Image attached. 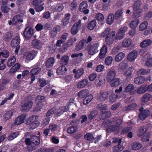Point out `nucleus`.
I'll list each match as a JSON object with an SVG mask.
<instances>
[{"label": "nucleus", "mask_w": 152, "mask_h": 152, "mask_svg": "<svg viewBox=\"0 0 152 152\" xmlns=\"http://www.w3.org/2000/svg\"><path fill=\"white\" fill-rule=\"evenodd\" d=\"M38 118V116L33 115L26 121V124L30 125L28 128L30 130H32L37 127Z\"/></svg>", "instance_id": "nucleus-1"}, {"label": "nucleus", "mask_w": 152, "mask_h": 152, "mask_svg": "<svg viewBox=\"0 0 152 152\" xmlns=\"http://www.w3.org/2000/svg\"><path fill=\"white\" fill-rule=\"evenodd\" d=\"M99 46V44L98 43L94 44L92 45L89 44L86 47V50L90 55H93L98 51V48Z\"/></svg>", "instance_id": "nucleus-2"}, {"label": "nucleus", "mask_w": 152, "mask_h": 152, "mask_svg": "<svg viewBox=\"0 0 152 152\" xmlns=\"http://www.w3.org/2000/svg\"><path fill=\"white\" fill-rule=\"evenodd\" d=\"M34 30L30 26H26L23 33V36L27 40H29L33 36Z\"/></svg>", "instance_id": "nucleus-3"}, {"label": "nucleus", "mask_w": 152, "mask_h": 152, "mask_svg": "<svg viewBox=\"0 0 152 152\" xmlns=\"http://www.w3.org/2000/svg\"><path fill=\"white\" fill-rule=\"evenodd\" d=\"M127 29V27L125 26L121 28L116 34L115 37V39L117 40L122 39L124 38L125 32Z\"/></svg>", "instance_id": "nucleus-4"}, {"label": "nucleus", "mask_w": 152, "mask_h": 152, "mask_svg": "<svg viewBox=\"0 0 152 152\" xmlns=\"http://www.w3.org/2000/svg\"><path fill=\"white\" fill-rule=\"evenodd\" d=\"M87 3L86 1H82L80 4L79 10L80 12L84 14L88 13L89 10Z\"/></svg>", "instance_id": "nucleus-5"}, {"label": "nucleus", "mask_w": 152, "mask_h": 152, "mask_svg": "<svg viewBox=\"0 0 152 152\" xmlns=\"http://www.w3.org/2000/svg\"><path fill=\"white\" fill-rule=\"evenodd\" d=\"M81 20H79L78 22H75L73 24L70 30L71 34H72L73 35H75L78 32L79 28L81 26Z\"/></svg>", "instance_id": "nucleus-6"}, {"label": "nucleus", "mask_w": 152, "mask_h": 152, "mask_svg": "<svg viewBox=\"0 0 152 152\" xmlns=\"http://www.w3.org/2000/svg\"><path fill=\"white\" fill-rule=\"evenodd\" d=\"M139 23V20L137 19H135L130 23V26L133 30V31L129 32V34L131 36H133L135 34V28L137 26Z\"/></svg>", "instance_id": "nucleus-7"}, {"label": "nucleus", "mask_w": 152, "mask_h": 152, "mask_svg": "<svg viewBox=\"0 0 152 152\" xmlns=\"http://www.w3.org/2000/svg\"><path fill=\"white\" fill-rule=\"evenodd\" d=\"M115 31H112L111 34L107 37H106L105 38V42L106 44L108 45H110L113 43L115 38Z\"/></svg>", "instance_id": "nucleus-8"}, {"label": "nucleus", "mask_w": 152, "mask_h": 152, "mask_svg": "<svg viewBox=\"0 0 152 152\" xmlns=\"http://www.w3.org/2000/svg\"><path fill=\"white\" fill-rule=\"evenodd\" d=\"M32 104V102L30 101H26L24 103H21V106L22 110L25 111L26 112L28 111L31 108Z\"/></svg>", "instance_id": "nucleus-9"}, {"label": "nucleus", "mask_w": 152, "mask_h": 152, "mask_svg": "<svg viewBox=\"0 0 152 152\" xmlns=\"http://www.w3.org/2000/svg\"><path fill=\"white\" fill-rule=\"evenodd\" d=\"M116 72L113 69L110 70L107 74V80L108 82H111L114 79L116 75Z\"/></svg>", "instance_id": "nucleus-10"}, {"label": "nucleus", "mask_w": 152, "mask_h": 152, "mask_svg": "<svg viewBox=\"0 0 152 152\" xmlns=\"http://www.w3.org/2000/svg\"><path fill=\"white\" fill-rule=\"evenodd\" d=\"M30 73L31 74V81L30 82V84H31L35 79V75L38 73V65H37L35 68L32 69Z\"/></svg>", "instance_id": "nucleus-11"}, {"label": "nucleus", "mask_w": 152, "mask_h": 152, "mask_svg": "<svg viewBox=\"0 0 152 152\" xmlns=\"http://www.w3.org/2000/svg\"><path fill=\"white\" fill-rule=\"evenodd\" d=\"M26 118V116L24 114H21L15 119L14 122L15 124L18 125L23 123Z\"/></svg>", "instance_id": "nucleus-12"}, {"label": "nucleus", "mask_w": 152, "mask_h": 152, "mask_svg": "<svg viewBox=\"0 0 152 152\" xmlns=\"http://www.w3.org/2000/svg\"><path fill=\"white\" fill-rule=\"evenodd\" d=\"M150 114V112L148 110H144L143 112L140 113L139 115V118L140 119L143 121L146 118L148 117Z\"/></svg>", "instance_id": "nucleus-13"}, {"label": "nucleus", "mask_w": 152, "mask_h": 152, "mask_svg": "<svg viewBox=\"0 0 152 152\" xmlns=\"http://www.w3.org/2000/svg\"><path fill=\"white\" fill-rule=\"evenodd\" d=\"M67 69L64 65H61L56 70V73L58 75H63L66 73Z\"/></svg>", "instance_id": "nucleus-14"}, {"label": "nucleus", "mask_w": 152, "mask_h": 152, "mask_svg": "<svg viewBox=\"0 0 152 152\" xmlns=\"http://www.w3.org/2000/svg\"><path fill=\"white\" fill-rule=\"evenodd\" d=\"M20 43V38L18 36L14 37L12 40L10 45L12 47H15L19 46Z\"/></svg>", "instance_id": "nucleus-15"}, {"label": "nucleus", "mask_w": 152, "mask_h": 152, "mask_svg": "<svg viewBox=\"0 0 152 152\" xmlns=\"http://www.w3.org/2000/svg\"><path fill=\"white\" fill-rule=\"evenodd\" d=\"M107 51V46L104 45L101 48L99 54V58L102 59L105 56Z\"/></svg>", "instance_id": "nucleus-16"}, {"label": "nucleus", "mask_w": 152, "mask_h": 152, "mask_svg": "<svg viewBox=\"0 0 152 152\" xmlns=\"http://www.w3.org/2000/svg\"><path fill=\"white\" fill-rule=\"evenodd\" d=\"M137 56V52L136 50H133L129 53L127 56V59L132 61L134 60Z\"/></svg>", "instance_id": "nucleus-17"}, {"label": "nucleus", "mask_w": 152, "mask_h": 152, "mask_svg": "<svg viewBox=\"0 0 152 152\" xmlns=\"http://www.w3.org/2000/svg\"><path fill=\"white\" fill-rule=\"evenodd\" d=\"M85 41L82 39L77 43L75 46V50L79 51L83 49L86 45Z\"/></svg>", "instance_id": "nucleus-18"}, {"label": "nucleus", "mask_w": 152, "mask_h": 152, "mask_svg": "<svg viewBox=\"0 0 152 152\" xmlns=\"http://www.w3.org/2000/svg\"><path fill=\"white\" fill-rule=\"evenodd\" d=\"M118 130V126L116 125H112L106 128V132L110 133L116 132Z\"/></svg>", "instance_id": "nucleus-19"}, {"label": "nucleus", "mask_w": 152, "mask_h": 152, "mask_svg": "<svg viewBox=\"0 0 152 152\" xmlns=\"http://www.w3.org/2000/svg\"><path fill=\"white\" fill-rule=\"evenodd\" d=\"M73 72L75 73V77L77 79L80 77L84 73V70L83 69H80L77 70L74 69L73 70Z\"/></svg>", "instance_id": "nucleus-20"}, {"label": "nucleus", "mask_w": 152, "mask_h": 152, "mask_svg": "<svg viewBox=\"0 0 152 152\" xmlns=\"http://www.w3.org/2000/svg\"><path fill=\"white\" fill-rule=\"evenodd\" d=\"M37 52V50H35L30 52L26 56V59L28 61L32 60L35 57Z\"/></svg>", "instance_id": "nucleus-21"}, {"label": "nucleus", "mask_w": 152, "mask_h": 152, "mask_svg": "<svg viewBox=\"0 0 152 152\" xmlns=\"http://www.w3.org/2000/svg\"><path fill=\"white\" fill-rule=\"evenodd\" d=\"M88 81L87 79H84L80 81L77 85V87L78 88H83L87 85Z\"/></svg>", "instance_id": "nucleus-22"}, {"label": "nucleus", "mask_w": 152, "mask_h": 152, "mask_svg": "<svg viewBox=\"0 0 152 152\" xmlns=\"http://www.w3.org/2000/svg\"><path fill=\"white\" fill-rule=\"evenodd\" d=\"M55 62L54 58L53 57L49 58L45 62V65L47 68H49L53 66Z\"/></svg>", "instance_id": "nucleus-23"}, {"label": "nucleus", "mask_w": 152, "mask_h": 152, "mask_svg": "<svg viewBox=\"0 0 152 152\" xmlns=\"http://www.w3.org/2000/svg\"><path fill=\"white\" fill-rule=\"evenodd\" d=\"M148 130L146 126H143L140 127L137 131V136L140 137L142 136Z\"/></svg>", "instance_id": "nucleus-24"}, {"label": "nucleus", "mask_w": 152, "mask_h": 152, "mask_svg": "<svg viewBox=\"0 0 152 152\" xmlns=\"http://www.w3.org/2000/svg\"><path fill=\"white\" fill-rule=\"evenodd\" d=\"M150 69L141 68L138 71L137 74L138 75H145L150 73Z\"/></svg>", "instance_id": "nucleus-25"}, {"label": "nucleus", "mask_w": 152, "mask_h": 152, "mask_svg": "<svg viewBox=\"0 0 152 152\" xmlns=\"http://www.w3.org/2000/svg\"><path fill=\"white\" fill-rule=\"evenodd\" d=\"M152 41L150 39H146L142 41L140 44L141 48L147 47L151 43Z\"/></svg>", "instance_id": "nucleus-26"}, {"label": "nucleus", "mask_w": 152, "mask_h": 152, "mask_svg": "<svg viewBox=\"0 0 152 152\" xmlns=\"http://www.w3.org/2000/svg\"><path fill=\"white\" fill-rule=\"evenodd\" d=\"M145 80V78L144 76H139L135 78L134 79V83L136 84H141Z\"/></svg>", "instance_id": "nucleus-27"}, {"label": "nucleus", "mask_w": 152, "mask_h": 152, "mask_svg": "<svg viewBox=\"0 0 152 152\" xmlns=\"http://www.w3.org/2000/svg\"><path fill=\"white\" fill-rule=\"evenodd\" d=\"M88 94L89 91L87 89H83L78 93V96L80 98H83Z\"/></svg>", "instance_id": "nucleus-28"}, {"label": "nucleus", "mask_w": 152, "mask_h": 152, "mask_svg": "<svg viewBox=\"0 0 152 152\" xmlns=\"http://www.w3.org/2000/svg\"><path fill=\"white\" fill-rule=\"evenodd\" d=\"M96 24V21L94 19L89 22L88 24L87 28L90 30H91L94 29Z\"/></svg>", "instance_id": "nucleus-29"}, {"label": "nucleus", "mask_w": 152, "mask_h": 152, "mask_svg": "<svg viewBox=\"0 0 152 152\" xmlns=\"http://www.w3.org/2000/svg\"><path fill=\"white\" fill-rule=\"evenodd\" d=\"M20 67V65L18 63H16L12 66L9 70V72L10 74L15 72L18 70Z\"/></svg>", "instance_id": "nucleus-30"}, {"label": "nucleus", "mask_w": 152, "mask_h": 152, "mask_svg": "<svg viewBox=\"0 0 152 152\" xmlns=\"http://www.w3.org/2000/svg\"><path fill=\"white\" fill-rule=\"evenodd\" d=\"M147 91H148L147 85H142L137 90V93L139 94H142L144 93Z\"/></svg>", "instance_id": "nucleus-31"}, {"label": "nucleus", "mask_w": 152, "mask_h": 152, "mask_svg": "<svg viewBox=\"0 0 152 152\" xmlns=\"http://www.w3.org/2000/svg\"><path fill=\"white\" fill-rule=\"evenodd\" d=\"M98 114V112L96 110L92 111L88 114V119L90 121L96 118Z\"/></svg>", "instance_id": "nucleus-32"}, {"label": "nucleus", "mask_w": 152, "mask_h": 152, "mask_svg": "<svg viewBox=\"0 0 152 152\" xmlns=\"http://www.w3.org/2000/svg\"><path fill=\"white\" fill-rule=\"evenodd\" d=\"M112 31H111L110 28H106L104 31H103L101 35L102 37H107L111 34Z\"/></svg>", "instance_id": "nucleus-33"}, {"label": "nucleus", "mask_w": 152, "mask_h": 152, "mask_svg": "<svg viewBox=\"0 0 152 152\" xmlns=\"http://www.w3.org/2000/svg\"><path fill=\"white\" fill-rule=\"evenodd\" d=\"M132 43L131 39L128 38L124 39L122 42V45L124 47H127L130 46Z\"/></svg>", "instance_id": "nucleus-34"}, {"label": "nucleus", "mask_w": 152, "mask_h": 152, "mask_svg": "<svg viewBox=\"0 0 152 152\" xmlns=\"http://www.w3.org/2000/svg\"><path fill=\"white\" fill-rule=\"evenodd\" d=\"M93 98V95L89 94L86 96L83 101V104L87 105L91 102Z\"/></svg>", "instance_id": "nucleus-35"}, {"label": "nucleus", "mask_w": 152, "mask_h": 152, "mask_svg": "<svg viewBox=\"0 0 152 152\" xmlns=\"http://www.w3.org/2000/svg\"><path fill=\"white\" fill-rule=\"evenodd\" d=\"M151 97V95L148 93H146L142 96L141 99V101L142 102L145 103L149 101Z\"/></svg>", "instance_id": "nucleus-36"}, {"label": "nucleus", "mask_w": 152, "mask_h": 152, "mask_svg": "<svg viewBox=\"0 0 152 152\" xmlns=\"http://www.w3.org/2000/svg\"><path fill=\"white\" fill-rule=\"evenodd\" d=\"M108 93L107 92H101L99 96V100L102 101H104L107 99L108 97Z\"/></svg>", "instance_id": "nucleus-37"}, {"label": "nucleus", "mask_w": 152, "mask_h": 152, "mask_svg": "<svg viewBox=\"0 0 152 152\" xmlns=\"http://www.w3.org/2000/svg\"><path fill=\"white\" fill-rule=\"evenodd\" d=\"M125 54L122 52L119 53L118 55L115 57V61L116 62L121 61L124 58Z\"/></svg>", "instance_id": "nucleus-38"}, {"label": "nucleus", "mask_w": 152, "mask_h": 152, "mask_svg": "<svg viewBox=\"0 0 152 152\" xmlns=\"http://www.w3.org/2000/svg\"><path fill=\"white\" fill-rule=\"evenodd\" d=\"M16 58L14 56H12L8 61L7 65L8 67H11L14 65L16 62Z\"/></svg>", "instance_id": "nucleus-39"}, {"label": "nucleus", "mask_w": 152, "mask_h": 152, "mask_svg": "<svg viewBox=\"0 0 152 152\" xmlns=\"http://www.w3.org/2000/svg\"><path fill=\"white\" fill-rule=\"evenodd\" d=\"M124 148L123 145H118L114 146L113 148V152H119L122 151Z\"/></svg>", "instance_id": "nucleus-40"}, {"label": "nucleus", "mask_w": 152, "mask_h": 152, "mask_svg": "<svg viewBox=\"0 0 152 152\" xmlns=\"http://www.w3.org/2000/svg\"><path fill=\"white\" fill-rule=\"evenodd\" d=\"M12 37V36L11 33L7 32L4 35L3 39V40L6 42H9L11 39Z\"/></svg>", "instance_id": "nucleus-41"}, {"label": "nucleus", "mask_w": 152, "mask_h": 152, "mask_svg": "<svg viewBox=\"0 0 152 152\" xmlns=\"http://www.w3.org/2000/svg\"><path fill=\"white\" fill-rule=\"evenodd\" d=\"M20 15H17L13 18L12 20L15 23H17L19 22H23V19H20Z\"/></svg>", "instance_id": "nucleus-42"}, {"label": "nucleus", "mask_w": 152, "mask_h": 152, "mask_svg": "<svg viewBox=\"0 0 152 152\" xmlns=\"http://www.w3.org/2000/svg\"><path fill=\"white\" fill-rule=\"evenodd\" d=\"M133 71L132 67H130L127 69L126 72L124 73V75L126 76L127 78H130L132 77V73Z\"/></svg>", "instance_id": "nucleus-43"}, {"label": "nucleus", "mask_w": 152, "mask_h": 152, "mask_svg": "<svg viewBox=\"0 0 152 152\" xmlns=\"http://www.w3.org/2000/svg\"><path fill=\"white\" fill-rule=\"evenodd\" d=\"M113 20L114 15L113 13H110L108 16L106 22L107 23L110 25L113 23Z\"/></svg>", "instance_id": "nucleus-44"}, {"label": "nucleus", "mask_w": 152, "mask_h": 152, "mask_svg": "<svg viewBox=\"0 0 152 152\" xmlns=\"http://www.w3.org/2000/svg\"><path fill=\"white\" fill-rule=\"evenodd\" d=\"M97 107L98 109L100 110L101 112H103L104 110H105L107 109V105L103 103L99 104L97 106Z\"/></svg>", "instance_id": "nucleus-45"}, {"label": "nucleus", "mask_w": 152, "mask_h": 152, "mask_svg": "<svg viewBox=\"0 0 152 152\" xmlns=\"http://www.w3.org/2000/svg\"><path fill=\"white\" fill-rule=\"evenodd\" d=\"M19 135L18 132H15L11 133L8 136L7 139L9 140H12L16 138Z\"/></svg>", "instance_id": "nucleus-46"}, {"label": "nucleus", "mask_w": 152, "mask_h": 152, "mask_svg": "<svg viewBox=\"0 0 152 152\" xmlns=\"http://www.w3.org/2000/svg\"><path fill=\"white\" fill-rule=\"evenodd\" d=\"M112 81L110 84L111 86L112 87H116L120 84V80L118 78L114 79Z\"/></svg>", "instance_id": "nucleus-47"}, {"label": "nucleus", "mask_w": 152, "mask_h": 152, "mask_svg": "<svg viewBox=\"0 0 152 152\" xmlns=\"http://www.w3.org/2000/svg\"><path fill=\"white\" fill-rule=\"evenodd\" d=\"M142 146V144L140 142H134L133 143L132 148L134 150H137Z\"/></svg>", "instance_id": "nucleus-48"}, {"label": "nucleus", "mask_w": 152, "mask_h": 152, "mask_svg": "<svg viewBox=\"0 0 152 152\" xmlns=\"http://www.w3.org/2000/svg\"><path fill=\"white\" fill-rule=\"evenodd\" d=\"M12 114V111H8L4 115V118L7 120H9L11 118Z\"/></svg>", "instance_id": "nucleus-49"}, {"label": "nucleus", "mask_w": 152, "mask_h": 152, "mask_svg": "<svg viewBox=\"0 0 152 152\" xmlns=\"http://www.w3.org/2000/svg\"><path fill=\"white\" fill-rule=\"evenodd\" d=\"M84 138L87 140L90 141L91 142H94V137L91 133H87L84 135Z\"/></svg>", "instance_id": "nucleus-50"}, {"label": "nucleus", "mask_w": 152, "mask_h": 152, "mask_svg": "<svg viewBox=\"0 0 152 152\" xmlns=\"http://www.w3.org/2000/svg\"><path fill=\"white\" fill-rule=\"evenodd\" d=\"M68 56H64L61 58V64H62L63 65H66L68 64Z\"/></svg>", "instance_id": "nucleus-51"}, {"label": "nucleus", "mask_w": 152, "mask_h": 152, "mask_svg": "<svg viewBox=\"0 0 152 152\" xmlns=\"http://www.w3.org/2000/svg\"><path fill=\"white\" fill-rule=\"evenodd\" d=\"M134 89V85L132 84H130L125 87L124 91L125 92L128 93Z\"/></svg>", "instance_id": "nucleus-52"}, {"label": "nucleus", "mask_w": 152, "mask_h": 152, "mask_svg": "<svg viewBox=\"0 0 152 152\" xmlns=\"http://www.w3.org/2000/svg\"><path fill=\"white\" fill-rule=\"evenodd\" d=\"M77 126H72L68 128L67 129V132L69 134L74 133L77 129Z\"/></svg>", "instance_id": "nucleus-53"}, {"label": "nucleus", "mask_w": 152, "mask_h": 152, "mask_svg": "<svg viewBox=\"0 0 152 152\" xmlns=\"http://www.w3.org/2000/svg\"><path fill=\"white\" fill-rule=\"evenodd\" d=\"M10 8L8 7L6 5H1V10L3 13H7L10 11Z\"/></svg>", "instance_id": "nucleus-54"}, {"label": "nucleus", "mask_w": 152, "mask_h": 152, "mask_svg": "<svg viewBox=\"0 0 152 152\" xmlns=\"http://www.w3.org/2000/svg\"><path fill=\"white\" fill-rule=\"evenodd\" d=\"M113 58L110 56L107 57L105 59L104 63L107 65H109L111 64L113 61Z\"/></svg>", "instance_id": "nucleus-55"}, {"label": "nucleus", "mask_w": 152, "mask_h": 152, "mask_svg": "<svg viewBox=\"0 0 152 152\" xmlns=\"http://www.w3.org/2000/svg\"><path fill=\"white\" fill-rule=\"evenodd\" d=\"M150 136V134L149 133H146L145 134H144L142 137V141L144 142L149 141Z\"/></svg>", "instance_id": "nucleus-56"}, {"label": "nucleus", "mask_w": 152, "mask_h": 152, "mask_svg": "<svg viewBox=\"0 0 152 152\" xmlns=\"http://www.w3.org/2000/svg\"><path fill=\"white\" fill-rule=\"evenodd\" d=\"M132 128L131 127L126 126L123 128L121 131L122 134H126L132 130Z\"/></svg>", "instance_id": "nucleus-57"}, {"label": "nucleus", "mask_w": 152, "mask_h": 152, "mask_svg": "<svg viewBox=\"0 0 152 152\" xmlns=\"http://www.w3.org/2000/svg\"><path fill=\"white\" fill-rule=\"evenodd\" d=\"M148 25V23L146 21L142 23L139 26V30L141 31L144 30L147 27Z\"/></svg>", "instance_id": "nucleus-58"}, {"label": "nucleus", "mask_w": 152, "mask_h": 152, "mask_svg": "<svg viewBox=\"0 0 152 152\" xmlns=\"http://www.w3.org/2000/svg\"><path fill=\"white\" fill-rule=\"evenodd\" d=\"M31 139L33 144L36 145H38V137L37 136L34 135H32L31 137Z\"/></svg>", "instance_id": "nucleus-59"}, {"label": "nucleus", "mask_w": 152, "mask_h": 152, "mask_svg": "<svg viewBox=\"0 0 152 152\" xmlns=\"http://www.w3.org/2000/svg\"><path fill=\"white\" fill-rule=\"evenodd\" d=\"M118 98V95L114 94H111L109 98L110 101L111 102H115Z\"/></svg>", "instance_id": "nucleus-60"}, {"label": "nucleus", "mask_w": 152, "mask_h": 152, "mask_svg": "<svg viewBox=\"0 0 152 152\" xmlns=\"http://www.w3.org/2000/svg\"><path fill=\"white\" fill-rule=\"evenodd\" d=\"M58 29L57 28H54L50 32V35L52 37H54L57 34Z\"/></svg>", "instance_id": "nucleus-61"}, {"label": "nucleus", "mask_w": 152, "mask_h": 152, "mask_svg": "<svg viewBox=\"0 0 152 152\" xmlns=\"http://www.w3.org/2000/svg\"><path fill=\"white\" fill-rule=\"evenodd\" d=\"M96 18L98 21L102 22L104 20V16L101 13H98L96 15Z\"/></svg>", "instance_id": "nucleus-62"}, {"label": "nucleus", "mask_w": 152, "mask_h": 152, "mask_svg": "<svg viewBox=\"0 0 152 152\" xmlns=\"http://www.w3.org/2000/svg\"><path fill=\"white\" fill-rule=\"evenodd\" d=\"M31 45L34 48L38 49V40L33 39L31 42Z\"/></svg>", "instance_id": "nucleus-63"}, {"label": "nucleus", "mask_w": 152, "mask_h": 152, "mask_svg": "<svg viewBox=\"0 0 152 152\" xmlns=\"http://www.w3.org/2000/svg\"><path fill=\"white\" fill-rule=\"evenodd\" d=\"M145 65L149 68L152 67V58H150L147 59L145 62Z\"/></svg>", "instance_id": "nucleus-64"}]
</instances>
